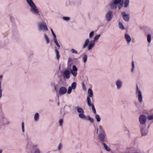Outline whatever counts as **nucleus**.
<instances>
[{"mask_svg":"<svg viewBox=\"0 0 153 153\" xmlns=\"http://www.w3.org/2000/svg\"><path fill=\"white\" fill-rule=\"evenodd\" d=\"M76 111L78 113L79 118L81 120H88L91 123H93L94 120L91 118L89 116H86L84 114V111L81 108H78L76 109Z\"/></svg>","mask_w":153,"mask_h":153,"instance_id":"1","label":"nucleus"},{"mask_svg":"<svg viewBox=\"0 0 153 153\" xmlns=\"http://www.w3.org/2000/svg\"><path fill=\"white\" fill-rule=\"evenodd\" d=\"M27 2L30 6V11L31 13L35 16H39L40 15L38 9L32 0H26Z\"/></svg>","mask_w":153,"mask_h":153,"instance_id":"2","label":"nucleus"},{"mask_svg":"<svg viewBox=\"0 0 153 153\" xmlns=\"http://www.w3.org/2000/svg\"><path fill=\"white\" fill-rule=\"evenodd\" d=\"M89 43V39H86L84 43L83 44L82 48L83 49L85 48L87 46H88V51L91 50L94 46L95 45V43L94 42L92 41Z\"/></svg>","mask_w":153,"mask_h":153,"instance_id":"3","label":"nucleus"},{"mask_svg":"<svg viewBox=\"0 0 153 153\" xmlns=\"http://www.w3.org/2000/svg\"><path fill=\"white\" fill-rule=\"evenodd\" d=\"M121 0H112L110 3L109 6L112 10H115L117 7V5L120 4Z\"/></svg>","mask_w":153,"mask_h":153,"instance_id":"4","label":"nucleus"},{"mask_svg":"<svg viewBox=\"0 0 153 153\" xmlns=\"http://www.w3.org/2000/svg\"><path fill=\"white\" fill-rule=\"evenodd\" d=\"M38 29L39 31L46 32L48 30L47 25L45 23L42 22L38 25Z\"/></svg>","mask_w":153,"mask_h":153,"instance_id":"5","label":"nucleus"},{"mask_svg":"<svg viewBox=\"0 0 153 153\" xmlns=\"http://www.w3.org/2000/svg\"><path fill=\"white\" fill-rule=\"evenodd\" d=\"M113 17V13L111 10L107 12L105 14V19L107 22L110 21Z\"/></svg>","mask_w":153,"mask_h":153,"instance_id":"6","label":"nucleus"},{"mask_svg":"<svg viewBox=\"0 0 153 153\" xmlns=\"http://www.w3.org/2000/svg\"><path fill=\"white\" fill-rule=\"evenodd\" d=\"M136 93L137 95L138 101L140 103H142L143 101V98L141 91L139 89L137 85L136 86Z\"/></svg>","mask_w":153,"mask_h":153,"instance_id":"7","label":"nucleus"},{"mask_svg":"<svg viewBox=\"0 0 153 153\" xmlns=\"http://www.w3.org/2000/svg\"><path fill=\"white\" fill-rule=\"evenodd\" d=\"M115 85L116 89L119 90L123 87V81L120 79H117L115 81Z\"/></svg>","mask_w":153,"mask_h":153,"instance_id":"8","label":"nucleus"},{"mask_svg":"<svg viewBox=\"0 0 153 153\" xmlns=\"http://www.w3.org/2000/svg\"><path fill=\"white\" fill-rule=\"evenodd\" d=\"M106 138V133H99L98 135V140L101 143H104L103 142Z\"/></svg>","mask_w":153,"mask_h":153,"instance_id":"9","label":"nucleus"},{"mask_svg":"<svg viewBox=\"0 0 153 153\" xmlns=\"http://www.w3.org/2000/svg\"><path fill=\"white\" fill-rule=\"evenodd\" d=\"M122 16L123 20L126 22H128L130 20V16L127 14L126 12H123L121 13Z\"/></svg>","mask_w":153,"mask_h":153,"instance_id":"10","label":"nucleus"},{"mask_svg":"<svg viewBox=\"0 0 153 153\" xmlns=\"http://www.w3.org/2000/svg\"><path fill=\"white\" fill-rule=\"evenodd\" d=\"M78 69L75 65H73L71 70V73L74 77L76 76L77 74Z\"/></svg>","mask_w":153,"mask_h":153,"instance_id":"11","label":"nucleus"},{"mask_svg":"<svg viewBox=\"0 0 153 153\" xmlns=\"http://www.w3.org/2000/svg\"><path fill=\"white\" fill-rule=\"evenodd\" d=\"M146 117L144 115H141L139 117V122L142 125H145L146 123Z\"/></svg>","mask_w":153,"mask_h":153,"instance_id":"12","label":"nucleus"},{"mask_svg":"<svg viewBox=\"0 0 153 153\" xmlns=\"http://www.w3.org/2000/svg\"><path fill=\"white\" fill-rule=\"evenodd\" d=\"M62 76L64 79H69L70 78V73L68 69H65L62 73Z\"/></svg>","mask_w":153,"mask_h":153,"instance_id":"13","label":"nucleus"},{"mask_svg":"<svg viewBox=\"0 0 153 153\" xmlns=\"http://www.w3.org/2000/svg\"><path fill=\"white\" fill-rule=\"evenodd\" d=\"M67 91V89L64 87H60L59 90V93L60 95H63L66 93Z\"/></svg>","mask_w":153,"mask_h":153,"instance_id":"14","label":"nucleus"},{"mask_svg":"<svg viewBox=\"0 0 153 153\" xmlns=\"http://www.w3.org/2000/svg\"><path fill=\"white\" fill-rule=\"evenodd\" d=\"M140 127L142 136H144L147 135L148 132V129H144L141 126H140Z\"/></svg>","mask_w":153,"mask_h":153,"instance_id":"15","label":"nucleus"},{"mask_svg":"<svg viewBox=\"0 0 153 153\" xmlns=\"http://www.w3.org/2000/svg\"><path fill=\"white\" fill-rule=\"evenodd\" d=\"M125 37L126 41L128 43H129L131 41V38L130 35L126 33L125 35Z\"/></svg>","mask_w":153,"mask_h":153,"instance_id":"16","label":"nucleus"},{"mask_svg":"<svg viewBox=\"0 0 153 153\" xmlns=\"http://www.w3.org/2000/svg\"><path fill=\"white\" fill-rule=\"evenodd\" d=\"M99 130V133H105V131H104L103 127L101 126H99L98 128L97 129V133H98V130Z\"/></svg>","mask_w":153,"mask_h":153,"instance_id":"17","label":"nucleus"},{"mask_svg":"<svg viewBox=\"0 0 153 153\" xmlns=\"http://www.w3.org/2000/svg\"><path fill=\"white\" fill-rule=\"evenodd\" d=\"M43 36L45 40L46 43L47 44H48L50 42V40L47 35L45 33H44L43 34Z\"/></svg>","mask_w":153,"mask_h":153,"instance_id":"18","label":"nucleus"},{"mask_svg":"<svg viewBox=\"0 0 153 153\" xmlns=\"http://www.w3.org/2000/svg\"><path fill=\"white\" fill-rule=\"evenodd\" d=\"M102 144L103 147L105 150L108 152L110 151V148L107 146L105 143H103Z\"/></svg>","mask_w":153,"mask_h":153,"instance_id":"19","label":"nucleus"},{"mask_svg":"<svg viewBox=\"0 0 153 153\" xmlns=\"http://www.w3.org/2000/svg\"><path fill=\"white\" fill-rule=\"evenodd\" d=\"M55 51L56 53V59L57 60H59L60 57L59 51L57 49H55Z\"/></svg>","mask_w":153,"mask_h":153,"instance_id":"20","label":"nucleus"},{"mask_svg":"<svg viewBox=\"0 0 153 153\" xmlns=\"http://www.w3.org/2000/svg\"><path fill=\"white\" fill-rule=\"evenodd\" d=\"M39 118V114L38 113H36L34 117V120L35 121H37Z\"/></svg>","mask_w":153,"mask_h":153,"instance_id":"21","label":"nucleus"},{"mask_svg":"<svg viewBox=\"0 0 153 153\" xmlns=\"http://www.w3.org/2000/svg\"><path fill=\"white\" fill-rule=\"evenodd\" d=\"M88 97H92L93 94L92 90L91 88H89L88 90Z\"/></svg>","mask_w":153,"mask_h":153,"instance_id":"22","label":"nucleus"},{"mask_svg":"<svg viewBox=\"0 0 153 153\" xmlns=\"http://www.w3.org/2000/svg\"><path fill=\"white\" fill-rule=\"evenodd\" d=\"M87 105L89 106H91L92 105V104L91 103V99L89 97H87Z\"/></svg>","mask_w":153,"mask_h":153,"instance_id":"23","label":"nucleus"},{"mask_svg":"<svg viewBox=\"0 0 153 153\" xmlns=\"http://www.w3.org/2000/svg\"><path fill=\"white\" fill-rule=\"evenodd\" d=\"M129 3V0H125L124 3V7L126 8L127 7Z\"/></svg>","mask_w":153,"mask_h":153,"instance_id":"24","label":"nucleus"},{"mask_svg":"<svg viewBox=\"0 0 153 153\" xmlns=\"http://www.w3.org/2000/svg\"><path fill=\"white\" fill-rule=\"evenodd\" d=\"M118 25L120 29L122 30H123L125 29V27L122 23L120 22H119L118 23Z\"/></svg>","mask_w":153,"mask_h":153,"instance_id":"25","label":"nucleus"},{"mask_svg":"<svg viewBox=\"0 0 153 153\" xmlns=\"http://www.w3.org/2000/svg\"><path fill=\"white\" fill-rule=\"evenodd\" d=\"M123 1L122 0H121L120 2V4H118V7L119 9H120L123 6Z\"/></svg>","mask_w":153,"mask_h":153,"instance_id":"26","label":"nucleus"},{"mask_svg":"<svg viewBox=\"0 0 153 153\" xmlns=\"http://www.w3.org/2000/svg\"><path fill=\"white\" fill-rule=\"evenodd\" d=\"M76 84L75 82H73L71 84V87H72L73 89H75L76 87Z\"/></svg>","mask_w":153,"mask_h":153,"instance_id":"27","label":"nucleus"},{"mask_svg":"<svg viewBox=\"0 0 153 153\" xmlns=\"http://www.w3.org/2000/svg\"><path fill=\"white\" fill-rule=\"evenodd\" d=\"M95 118L96 120L97 121V123L99 122L100 121V118L99 115L98 114L95 115Z\"/></svg>","mask_w":153,"mask_h":153,"instance_id":"28","label":"nucleus"},{"mask_svg":"<svg viewBox=\"0 0 153 153\" xmlns=\"http://www.w3.org/2000/svg\"><path fill=\"white\" fill-rule=\"evenodd\" d=\"M87 57L86 55H84L82 57V60L84 63H85L87 60Z\"/></svg>","mask_w":153,"mask_h":153,"instance_id":"29","label":"nucleus"},{"mask_svg":"<svg viewBox=\"0 0 153 153\" xmlns=\"http://www.w3.org/2000/svg\"><path fill=\"white\" fill-rule=\"evenodd\" d=\"M147 41L149 43H150L151 41V36L150 34H148L147 37Z\"/></svg>","mask_w":153,"mask_h":153,"instance_id":"30","label":"nucleus"},{"mask_svg":"<svg viewBox=\"0 0 153 153\" xmlns=\"http://www.w3.org/2000/svg\"><path fill=\"white\" fill-rule=\"evenodd\" d=\"M100 34L98 35H97L94 38V40H93V42H94L95 41H96L100 37Z\"/></svg>","mask_w":153,"mask_h":153,"instance_id":"31","label":"nucleus"},{"mask_svg":"<svg viewBox=\"0 0 153 153\" xmlns=\"http://www.w3.org/2000/svg\"><path fill=\"white\" fill-rule=\"evenodd\" d=\"M63 119H60L59 121V125L60 126H62L63 125Z\"/></svg>","mask_w":153,"mask_h":153,"instance_id":"32","label":"nucleus"},{"mask_svg":"<svg viewBox=\"0 0 153 153\" xmlns=\"http://www.w3.org/2000/svg\"><path fill=\"white\" fill-rule=\"evenodd\" d=\"M62 146V144L61 143H59L57 147V149L59 151L61 150Z\"/></svg>","mask_w":153,"mask_h":153,"instance_id":"33","label":"nucleus"},{"mask_svg":"<svg viewBox=\"0 0 153 153\" xmlns=\"http://www.w3.org/2000/svg\"><path fill=\"white\" fill-rule=\"evenodd\" d=\"M62 19L63 20L66 21H69L70 19V18L68 17H63Z\"/></svg>","mask_w":153,"mask_h":153,"instance_id":"34","label":"nucleus"},{"mask_svg":"<svg viewBox=\"0 0 153 153\" xmlns=\"http://www.w3.org/2000/svg\"><path fill=\"white\" fill-rule=\"evenodd\" d=\"M94 32L91 31V32L89 34V37L90 39H91L92 38L94 34Z\"/></svg>","mask_w":153,"mask_h":153,"instance_id":"35","label":"nucleus"},{"mask_svg":"<svg viewBox=\"0 0 153 153\" xmlns=\"http://www.w3.org/2000/svg\"><path fill=\"white\" fill-rule=\"evenodd\" d=\"M70 51L72 53H73L77 54L78 53V52L76 51L75 50H74V49H71L70 50Z\"/></svg>","mask_w":153,"mask_h":153,"instance_id":"36","label":"nucleus"},{"mask_svg":"<svg viewBox=\"0 0 153 153\" xmlns=\"http://www.w3.org/2000/svg\"><path fill=\"white\" fill-rule=\"evenodd\" d=\"M72 89H73L72 88V87H71V86H69L68 87V94H70L71 93Z\"/></svg>","mask_w":153,"mask_h":153,"instance_id":"37","label":"nucleus"},{"mask_svg":"<svg viewBox=\"0 0 153 153\" xmlns=\"http://www.w3.org/2000/svg\"><path fill=\"white\" fill-rule=\"evenodd\" d=\"M54 42L56 45L59 48L60 47V45L58 42L57 40H55L54 41Z\"/></svg>","mask_w":153,"mask_h":153,"instance_id":"38","label":"nucleus"},{"mask_svg":"<svg viewBox=\"0 0 153 153\" xmlns=\"http://www.w3.org/2000/svg\"><path fill=\"white\" fill-rule=\"evenodd\" d=\"M22 130L23 132H25V129H24V123L23 122H22Z\"/></svg>","mask_w":153,"mask_h":153,"instance_id":"39","label":"nucleus"},{"mask_svg":"<svg viewBox=\"0 0 153 153\" xmlns=\"http://www.w3.org/2000/svg\"><path fill=\"white\" fill-rule=\"evenodd\" d=\"M147 118L149 120H153V115L148 116V117Z\"/></svg>","mask_w":153,"mask_h":153,"instance_id":"40","label":"nucleus"},{"mask_svg":"<svg viewBox=\"0 0 153 153\" xmlns=\"http://www.w3.org/2000/svg\"><path fill=\"white\" fill-rule=\"evenodd\" d=\"M2 75H0V87H1V82L2 81Z\"/></svg>","mask_w":153,"mask_h":153,"instance_id":"41","label":"nucleus"},{"mask_svg":"<svg viewBox=\"0 0 153 153\" xmlns=\"http://www.w3.org/2000/svg\"><path fill=\"white\" fill-rule=\"evenodd\" d=\"M2 90L1 88V87H0V99L2 96Z\"/></svg>","mask_w":153,"mask_h":153,"instance_id":"42","label":"nucleus"},{"mask_svg":"<svg viewBox=\"0 0 153 153\" xmlns=\"http://www.w3.org/2000/svg\"><path fill=\"white\" fill-rule=\"evenodd\" d=\"M53 37V39L54 41L55 40H57L56 39V36L55 34L54 35H52Z\"/></svg>","mask_w":153,"mask_h":153,"instance_id":"43","label":"nucleus"},{"mask_svg":"<svg viewBox=\"0 0 153 153\" xmlns=\"http://www.w3.org/2000/svg\"><path fill=\"white\" fill-rule=\"evenodd\" d=\"M91 108H92V110H94V109H95L94 104H92V105H91Z\"/></svg>","mask_w":153,"mask_h":153,"instance_id":"44","label":"nucleus"},{"mask_svg":"<svg viewBox=\"0 0 153 153\" xmlns=\"http://www.w3.org/2000/svg\"><path fill=\"white\" fill-rule=\"evenodd\" d=\"M51 30V31L52 34V35H54L55 33H54L53 30L51 28H50Z\"/></svg>","mask_w":153,"mask_h":153,"instance_id":"45","label":"nucleus"},{"mask_svg":"<svg viewBox=\"0 0 153 153\" xmlns=\"http://www.w3.org/2000/svg\"><path fill=\"white\" fill-rule=\"evenodd\" d=\"M131 66L132 68H134V63L133 61H132L131 62Z\"/></svg>","mask_w":153,"mask_h":153,"instance_id":"46","label":"nucleus"},{"mask_svg":"<svg viewBox=\"0 0 153 153\" xmlns=\"http://www.w3.org/2000/svg\"><path fill=\"white\" fill-rule=\"evenodd\" d=\"M51 86H55V84L54 82H52L51 84Z\"/></svg>","mask_w":153,"mask_h":153,"instance_id":"47","label":"nucleus"},{"mask_svg":"<svg viewBox=\"0 0 153 153\" xmlns=\"http://www.w3.org/2000/svg\"><path fill=\"white\" fill-rule=\"evenodd\" d=\"M92 111H93V112L94 114H95L96 113V110L95 109H94V110Z\"/></svg>","mask_w":153,"mask_h":153,"instance_id":"48","label":"nucleus"},{"mask_svg":"<svg viewBox=\"0 0 153 153\" xmlns=\"http://www.w3.org/2000/svg\"><path fill=\"white\" fill-rule=\"evenodd\" d=\"M71 61H72L71 59L70 58H69V59H68V62H71Z\"/></svg>","mask_w":153,"mask_h":153,"instance_id":"49","label":"nucleus"},{"mask_svg":"<svg viewBox=\"0 0 153 153\" xmlns=\"http://www.w3.org/2000/svg\"><path fill=\"white\" fill-rule=\"evenodd\" d=\"M134 68H132L131 69V71L132 72L134 71Z\"/></svg>","mask_w":153,"mask_h":153,"instance_id":"50","label":"nucleus"},{"mask_svg":"<svg viewBox=\"0 0 153 153\" xmlns=\"http://www.w3.org/2000/svg\"><path fill=\"white\" fill-rule=\"evenodd\" d=\"M3 152V150L2 149H0V153H2Z\"/></svg>","mask_w":153,"mask_h":153,"instance_id":"51","label":"nucleus"},{"mask_svg":"<svg viewBox=\"0 0 153 153\" xmlns=\"http://www.w3.org/2000/svg\"><path fill=\"white\" fill-rule=\"evenodd\" d=\"M53 86L54 87V90H56V87L55 85L54 86Z\"/></svg>","mask_w":153,"mask_h":153,"instance_id":"52","label":"nucleus"},{"mask_svg":"<svg viewBox=\"0 0 153 153\" xmlns=\"http://www.w3.org/2000/svg\"><path fill=\"white\" fill-rule=\"evenodd\" d=\"M68 65H69L70 66H71V65H70L69 64H68Z\"/></svg>","mask_w":153,"mask_h":153,"instance_id":"53","label":"nucleus"}]
</instances>
